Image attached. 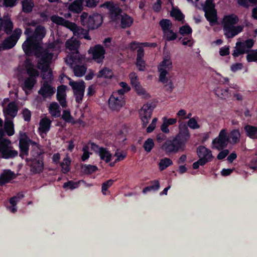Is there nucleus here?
Segmentation results:
<instances>
[{"label":"nucleus","instance_id":"nucleus-1","mask_svg":"<svg viewBox=\"0 0 257 257\" xmlns=\"http://www.w3.org/2000/svg\"><path fill=\"white\" fill-rule=\"evenodd\" d=\"M59 46L57 48L53 44H50L47 49L41 54L36 53V56L38 58V68L42 71V77L44 81L49 83L53 79L52 70L49 67L50 64L55 55L59 52Z\"/></svg>","mask_w":257,"mask_h":257},{"label":"nucleus","instance_id":"nucleus-2","mask_svg":"<svg viewBox=\"0 0 257 257\" xmlns=\"http://www.w3.org/2000/svg\"><path fill=\"white\" fill-rule=\"evenodd\" d=\"M46 33L45 28L42 26H38L35 30L32 36L27 38L24 42L22 47L25 53L28 55L34 54L36 56V53L41 54L43 50L41 45V41L45 36Z\"/></svg>","mask_w":257,"mask_h":257},{"label":"nucleus","instance_id":"nucleus-3","mask_svg":"<svg viewBox=\"0 0 257 257\" xmlns=\"http://www.w3.org/2000/svg\"><path fill=\"white\" fill-rule=\"evenodd\" d=\"M101 7L106 8L109 11L112 21L117 24L121 19V27L122 28L129 27L132 25L133 19L127 15L121 16L120 9L112 3L106 2Z\"/></svg>","mask_w":257,"mask_h":257},{"label":"nucleus","instance_id":"nucleus-4","mask_svg":"<svg viewBox=\"0 0 257 257\" xmlns=\"http://www.w3.org/2000/svg\"><path fill=\"white\" fill-rule=\"evenodd\" d=\"M238 22V17L234 14L224 16L222 23L224 35L227 38H232L242 31V26H235Z\"/></svg>","mask_w":257,"mask_h":257},{"label":"nucleus","instance_id":"nucleus-5","mask_svg":"<svg viewBox=\"0 0 257 257\" xmlns=\"http://www.w3.org/2000/svg\"><path fill=\"white\" fill-rule=\"evenodd\" d=\"M65 45L66 48L73 51V53L72 55H68L65 58L67 64L73 65L82 60L83 56L80 54L77 50L80 46V42L77 39L72 38L66 41Z\"/></svg>","mask_w":257,"mask_h":257},{"label":"nucleus","instance_id":"nucleus-6","mask_svg":"<svg viewBox=\"0 0 257 257\" xmlns=\"http://www.w3.org/2000/svg\"><path fill=\"white\" fill-rule=\"evenodd\" d=\"M80 21L83 26L89 29H94L101 25L103 20L99 14H93L88 17V14L83 12L80 16Z\"/></svg>","mask_w":257,"mask_h":257},{"label":"nucleus","instance_id":"nucleus-7","mask_svg":"<svg viewBox=\"0 0 257 257\" xmlns=\"http://www.w3.org/2000/svg\"><path fill=\"white\" fill-rule=\"evenodd\" d=\"M179 132L174 138L175 141L184 149L190 138V134L188 126L184 122H181L178 125Z\"/></svg>","mask_w":257,"mask_h":257},{"label":"nucleus","instance_id":"nucleus-8","mask_svg":"<svg viewBox=\"0 0 257 257\" xmlns=\"http://www.w3.org/2000/svg\"><path fill=\"white\" fill-rule=\"evenodd\" d=\"M125 101L124 95L114 91L108 100L109 107L112 110L119 111L124 106Z\"/></svg>","mask_w":257,"mask_h":257},{"label":"nucleus","instance_id":"nucleus-9","mask_svg":"<svg viewBox=\"0 0 257 257\" xmlns=\"http://www.w3.org/2000/svg\"><path fill=\"white\" fill-rule=\"evenodd\" d=\"M27 73L29 77L24 82L23 89L27 93V90H31L36 83V77L39 75V72L31 64L27 66Z\"/></svg>","mask_w":257,"mask_h":257},{"label":"nucleus","instance_id":"nucleus-10","mask_svg":"<svg viewBox=\"0 0 257 257\" xmlns=\"http://www.w3.org/2000/svg\"><path fill=\"white\" fill-rule=\"evenodd\" d=\"M228 139L227 130L225 128L221 130L218 137L212 141V148L216 149L218 150L223 149L224 148L226 147L229 143Z\"/></svg>","mask_w":257,"mask_h":257},{"label":"nucleus","instance_id":"nucleus-11","mask_svg":"<svg viewBox=\"0 0 257 257\" xmlns=\"http://www.w3.org/2000/svg\"><path fill=\"white\" fill-rule=\"evenodd\" d=\"M203 8L207 20L211 25L217 22V15L213 0H206Z\"/></svg>","mask_w":257,"mask_h":257},{"label":"nucleus","instance_id":"nucleus-12","mask_svg":"<svg viewBox=\"0 0 257 257\" xmlns=\"http://www.w3.org/2000/svg\"><path fill=\"white\" fill-rule=\"evenodd\" d=\"M69 84L71 86L73 90L76 101L80 103L83 97L85 88L84 82L82 80L74 81L70 79Z\"/></svg>","mask_w":257,"mask_h":257},{"label":"nucleus","instance_id":"nucleus-13","mask_svg":"<svg viewBox=\"0 0 257 257\" xmlns=\"http://www.w3.org/2000/svg\"><path fill=\"white\" fill-rule=\"evenodd\" d=\"M92 59L98 63H101L104 58L105 54L104 48L100 45H96L93 47H91L88 51Z\"/></svg>","mask_w":257,"mask_h":257},{"label":"nucleus","instance_id":"nucleus-14","mask_svg":"<svg viewBox=\"0 0 257 257\" xmlns=\"http://www.w3.org/2000/svg\"><path fill=\"white\" fill-rule=\"evenodd\" d=\"M253 44L254 42L251 39H248L244 42L236 43L232 55L236 57L241 54L248 53Z\"/></svg>","mask_w":257,"mask_h":257},{"label":"nucleus","instance_id":"nucleus-15","mask_svg":"<svg viewBox=\"0 0 257 257\" xmlns=\"http://www.w3.org/2000/svg\"><path fill=\"white\" fill-rule=\"evenodd\" d=\"M154 107L152 103H147L140 110V116L144 125L146 126L149 123Z\"/></svg>","mask_w":257,"mask_h":257},{"label":"nucleus","instance_id":"nucleus-16","mask_svg":"<svg viewBox=\"0 0 257 257\" xmlns=\"http://www.w3.org/2000/svg\"><path fill=\"white\" fill-rule=\"evenodd\" d=\"M89 145H90L91 150L99 155L101 160L106 163H108L111 160L112 154L107 149L99 147L93 143L89 144Z\"/></svg>","mask_w":257,"mask_h":257},{"label":"nucleus","instance_id":"nucleus-17","mask_svg":"<svg viewBox=\"0 0 257 257\" xmlns=\"http://www.w3.org/2000/svg\"><path fill=\"white\" fill-rule=\"evenodd\" d=\"M31 144L36 145V143L28 138L25 133H21L19 145L21 149V156L22 157L28 154L29 146Z\"/></svg>","mask_w":257,"mask_h":257},{"label":"nucleus","instance_id":"nucleus-18","mask_svg":"<svg viewBox=\"0 0 257 257\" xmlns=\"http://www.w3.org/2000/svg\"><path fill=\"white\" fill-rule=\"evenodd\" d=\"M162 148L166 153H176L179 150L183 149L174 138L173 140H167L162 145Z\"/></svg>","mask_w":257,"mask_h":257},{"label":"nucleus","instance_id":"nucleus-19","mask_svg":"<svg viewBox=\"0 0 257 257\" xmlns=\"http://www.w3.org/2000/svg\"><path fill=\"white\" fill-rule=\"evenodd\" d=\"M22 33L20 29H16L13 34L4 41V49H9L13 47L17 43Z\"/></svg>","mask_w":257,"mask_h":257},{"label":"nucleus","instance_id":"nucleus-20","mask_svg":"<svg viewBox=\"0 0 257 257\" xmlns=\"http://www.w3.org/2000/svg\"><path fill=\"white\" fill-rule=\"evenodd\" d=\"M52 121L47 116L42 118L39 122L38 131L40 136L44 138L49 131Z\"/></svg>","mask_w":257,"mask_h":257},{"label":"nucleus","instance_id":"nucleus-21","mask_svg":"<svg viewBox=\"0 0 257 257\" xmlns=\"http://www.w3.org/2000/svg\"><path fill=\"white\" fill-rule=\"evenodd\" d=\"M55 92V88L52 86L48 81H44L38 91L39 94L44 98L50 97L54 94Z\"/></svg>","mask_w":257,"mask_h":257},{"label":"nucleus","instance_id":"nucleus-22","mask_svg":"<svg viewBox=\"0 0 257 257\" xmlns=\"http://www.w3.org/2000/svg\"><path fill=\"white\" fill-rule=\"evenodd\" d=\"M197 153L199 158L206 163L211 162L213 160V156L211 151L204 146H199L197 149Z\"/></svg>","mask_w":257,"mask_h":257},{"label":"nucleus","instance_id":"nucleus-23","mask_svg":"<svg viewBox=\"0 0 257 257\" xmlns=\"http://www.w3.org/2000/svg\"><path fill=\"white\" fill-rule=\"evenodd\" d=\"M51 20L53 22L58 25L64 26L71 31L77 29V26L74 23L66 21L60 17L53 16L51 17Z\"/></svg>","mask_w":257,"mask_h":257},{"label":"nucleus","instance_id":"nucleus-24","mask_svg":"<svg viewBox=\"0 0 257 257\" xmlns=\"http://www.w3.org/2000/svg\"><path fill=\"white\" fill-rule=\"evenodd\" d=\"M11 144L9 140H6V144L1 156L2 158L9 159L17 156L18 152L11 147Z\"/></svg>","mask_w":257,"mask_h":257},{"label":"nucleus","instance_id":"nucleus-25","mask_svg":"<svg viewBox=\"0 0 257 257\" xmlns=\"http://www.w3.org/2000/svg\"><path fill=\"white\" fill-rule=\"evenodd\" d=\"M66 88L67 87L65 85L60 86L57 88V98L63 107H65L67 106L65 99Z\"/></svg>","mask_w":257,"mask_h":257},{"label":"nucleus","instance_id":"nucleus-26","mask_svg":"<svg viewBox=\"0 0 257 257\" xmlns=\"http://www.w3.org/2000/svg\"><path fill=\"white\" fill-rule=\"evenodd\" d=\"M163 123L161 125L160 129L164 133L168 134L170 130L168 128L169 125L175 124L177 120L176 118H168L166 116L162 118Z\"/></svg>","mask_w":257,"mask_h":257},{"label":"nucleus","instance_id":"nucleus-27","mask_svg":"<svg viewBox=\"0 0 257 257\" xmlns=\"http://www.w3.org/2000/svg\"><path fill=\"white\" fill-rule=\"evenodd\" d=\"M17 107L15 102H10L6 107L4 108V113L7 119L9 117H14L17 114Z\"/></svg>","mask_w":257,"mask_h":257},{"label":"nucleus","instance_id":"nucleus-28","mask_svg":"<svg viewBox=\"0 0 257 257\" xmlns=\"http://www.w3.org/2000/svg\"><path fill=\"white\" fill-rule=\"evenodd\" d=\"M47 108L49 113L52 117H58L61 115V108L57 102H51Z\"/></svg>","mask_w":257,"mask_h":257},{"label":"nucleus","instance_id":"nucleus-29","mask_svg":"<svg viewBox=\"0 0 257 257\" xmlns=\"http://www.w3.org/2000/svg\"><path fill=\"white\" fill-rule=\"evenodd\" d=\"M30 166L31 171L34 173H40L44 168L43 162L39 157L32 160Z\"/></svg>","mask_w":257,"mask_h":257},{"label":"nucleus","instance_id":"nucleus-30","mask_svg":"<svg viewBox=\"0 0 257 257\" xmlns=\"http://www.w3.org/2000/svg\"><path fill=\"white\" fill-rule=\"evenodd\" d=\"M172 68V62L169 56L164 57L158 66V70L168 72Z\"/></svg>","mask_w":257,"mask_h":257},{"label":"nucleus","instance_id":"nucleus-31","mask_svg":"<svg viewBox=\"0 0 257 257\" xmlns=\"http://www.w3.org/2000/svg\"><path fill=\"white\" fill-rule=\"evenodd\" d=\"M84 57H83L82 60L77 63H74L73 65H70L71 67L73 68V71L75 76L77 77L82 76L86 71V68L85 66H80L79 64L82 63L84 61Z\"/></svg>","mask_w":257,"mask_h":257},{"label":"nucleus","instance_id":"nucleus-32","mask_svg":"<svg viewBox=\"0 0 257 257\" xmlns=\"http://www.w3.org/2000/svg\"><path fill=\"white\" fill-rule=\"evenodd\" d=\"M240 133L238 130H232L228 135V142L231 145H234L239 142L240 139Z\"/></svg>","mask_w":257,"mask_h":257},{"label":"nucleus","instance_id":"nucleus-33","mask_svg":"<svg viewBox=\"0 0 257 257\" xmlns=\"http://www.w3.org/2000/svg\"><path fill=\"white\" fill-rule=\"evenodd\" d=\"M15 177V174L10 171H4L0 176V185H4L9 182Z\"/></svg>","mask_w":257,"mask_h":257},{"label":"nucleus","instance_id":"nucleus-34","mask_svg":"<svg viewBox=\"0 0 257 257\" xmlns=\"http://www.w3.org/2000/svg\"><path fill=\"white\" fill-rule=\"evenodd\" d=\"M69 10L75 13H80L83 9L82 1L74 0L68 7Z\"/></svg>","mask_w":257,"mask_h":257},{"label":"nucleus","instance_id":"nucleus-35","mask_svg":"<svg viewBox=\"0 0 257 257\" xmlns=\"http://www.w3.org/2000/svg\"><path fill=\"white\" fill-rule=\"evenodd\" d=\"M23 197V195H18L11 198L10 200V203L11 205V206L7 207L8 209L12 213H15L17 211L16 205L18 202L20 201L21 198Z\"/></svg>","mask_w":257,"mask_h":257},{"label":"nucleus","instance_id":"nucleus-36","mask_svg":"<svg viewBox=\"0 0 257 257\" xmlns=\"http://www.w3.org/2000/svg\"><path fill=\"white\" fill-rule=\"evenodd\" d=\"M244 129L247 137L251 139H257V127L246 125Z\"/></svg>","mask_w":257,"mask_h":257},{"label":"nucleus","instance_id":"nucleus-37","mask_svg":"<svg viewBox=\"0 0 257 257\" xmlns=\"http://www.w3.org/2000/svg\"><path fill=\"white\" fill-rule=\"evenodd\" d=\"M199 121V117L195 116L188 119L186 125L188 126V128L189 127L192 130H198L201 127Z\"/></svg>","mask_w":257,"mask_h":257},{"label":"nucleus","instance_id":"nucleus-38","mask_svg":"<svg viewBox=\"0 0 257 257\" xmlns=\"http://www.w3.org/2000/svg\"><path fill=\"white\" fill-rule=\"evenodd\" d=\"M113 76L112 71L106 67L101 69L97 74V77L103 78L106 79H110Z\"/></svg>","mask_w":257,"mask_h":257},{"label":"nucleus","instance_id":"nucleus-39","mask_svg":"<svg viewBox=\"0 0 257 257\" xmlns=\"http://www.w3.org/2000/svg\"><path fill=\"white\" fill-rule=\"evenodd\" d=\"M22 11L26 13H29L32 11L34 7L33 0H23L22 1Z\"/></svg>","mask_w":257,"mask_h":257},{"label":"nucleus","instance_id":"nucleus-40","mask_svg":"<svg viewBox=\"0 0 257 257\" xmlns=\"http://www.w3.org/2000/svg\"><path fill=\"white\" fill-rule=\"evenodd\" d=\"M72 31L75 35H77L79 37H82L87 40L91 39L87 30L79 28L77 26V29L75 30H72Z\"/></svg>","mask_w":257,"mask_h":257},{"label":"nucleus","instance_id":"nucleus-41","mask_svg":"<svg viewBox=\"0 0 257 257\" xmlns=\"http://www.w3.org/2000/svg\"><path fill=\"white\" fill-rule=\"evenodd\" d=\"M5 129L9 136H12L14 134V124L11 120L6 118L5 124Z\"/></svg>","mask_w":257,"mask_h":257},{"label":"nucleus","instance_id":"nucleus-42","mask_svg":"<svg viewBox=\"0 0 257 257\" xmlns=\"http://www.w3.org/2000/svg\"><path fill=\"white\" fill-rule=\"evenodd\" d=\"M135 88L137 94L143 98H148L150 97L149 93L140 84L136 85Z\"/></svg>","mask_w":257,"mask_h":257},{"label":"nucleus","instance_id":"nucleus-43","mask_svg":"<svg viewBox=\"0 0 257 257\" xmlns=\"http://www.w3.org/2000/svg\"><path fill=\"white\" fill-rule=\"evenodd\" d=\"M155 146L154 140L152 139L149 138L144 143L143 148L145 151L150 153Z\"/></svg>","mask_w":257,"mask_h":257},{"label":"nucleus","instance_id":"nucleus-44","mask_svg":"<svg viewBox=\"0 0 257 257\" xmlns=\"http://www.w3.org/2000/svg\"><path fill=\"white\" fill-rule=\"evenodd\" d=\"M62 118L67 122L75 123V121L73 117L71 115L70 111L68 110H64L62 115Z\"/></svg>","mask_w":257,"mask_h":257},{"label":"nucleus","instance_id":"nucleus-45","mask_svg":"<svg viewBox=\"0 0 257 257\" xmlns=\"http://www.w3.org/2000/svg\"><path fill=\"white\" fill-rule=\"evenodd\" d=\"M215 94L221 98H225L229 95L227 89L222 88H217L215 90Z\"/></svg>","mask_w":257,"mask_h":257},{"label":"nucleus","instance_id":"nucleus-46","mask_svg":"<svg viewBox=\"0 0 257 257\" xmlns=\"http://www.w3.org/2000/svg\"><path fill=\"white\" fill-rule=\"evenodd\" d=\"M70 162V159L67 156L63 159V162L61 164V166L62 167V171L64 173H66L69 171Z\"/></svg>","mask_w":257,"mask_h":257},{"label":"nucleus","instance_id":"nucleus-47","mask_svg":"<svg viewBox=\"0 0 257 257\" xmlns=\"http://www.w3.org/2000/svg\"><path fill=\"white\" fill-rule=\"evenodd\" d=\"M97 170L96 166L91 165H84L82 166V170L83 172L86 174H91Z\"/></svg>","mask_w":257,"mask_h":257},{"label":"nucleus","instance_id":"nucleus-48","mask_svg":"<svg viewBox=\"0 0 257 257\" xmlns=\"http://www.w3.org/2000/svg\"><path fill=\"white\" fill-rule=\"evenodd\" d=\"M172 161L169 158H165L160 160L159 164V169L164 170L172 164Z\"/></svg>","mask_w":257,"mask_h":257},{"label":"nucleus","instance_id":"nucleus-49","mask_svg":"<svg viewBox=\"0 0 257 257\" xmlns=\"http://www.w3.org/2000/svg\"><path fill=\"white\" fill-rule=\"evenodd\" d=\"M160 25L163 31V32L171 29L172 28V23L169 20L165 19L162 20L160 22Z\"/></svg>","mask_w":257,"mask_h":257},{"label":"nucleus","instance_id":"nucleus-50","mask_svg":"<svg viewBox=\"0 0 257 257\" xmlns=\"http://www.w3.org/2000/svg\"><path fill=\"white\" fill-rule=\"evenodd\" d=\"M119 86L121 88L116 91V92L123 95L131 90V87L126 82H121L119 83Z\"/></svg>","mask_w":257,"mask_h":257},{"label":"nucleus","instance_id":"nucleus-51","mask_svg":"<svg viewBox=\"0 0 257 257\" xmlns=\"http://www.w3.org/2000/svg\"><path fill=\"white\" fill-rule=\"evenodd\" d=\"M81 182H83V180H81L77 182H74L71 181H68L63 184V187L64 188L74 189L78 187Z\"/></svg>","mask_w":257,"mask_h":257},{"label":"nucleus","instance_id":"nucleus-52","mask_svg":"<svg viewBox=\"0 0 257 257\" xmlns=\"http://www.w3.org/2000/svg\"><path fill=\"white\" fill-rule=\"evenodd\" d=\"M126 155L127 153L125 152L117 150L114 154V156L116 157L115 162L122 161L126 157Z\"/></svg>","mask_w":257,"mask_h":257},{"label":"nucleus","instance_id":"nucleus-53","mask_svg":"<svg viewBox=\"0 0 257 257\" xmlns=\"http://www.w3.org/2000/svg\"><path fill=\"white\" fill-rule=\"evenodd\" d=\"M164 37L168 41H172L176 39L177 35L170 29L164 32Z\"/></svg>","mask_w":257,"mask_h":257},{"label":"nucleus","instance_id":"nucleus-54","mask_svg":"<svg viewBox=\"0 0 257 257\" xmlns=\"http://www.w3.org/2000/svg\"><path fill=\"white\" fill-rule=\"evenodd\" d=\"M171 14L172 17H174L176 19L178 20V21H182L183 18L184 16L182 13L177 9H173Z\"/></svg>","mask_w":257,"mask_h":257},{"label":"nucleus","instance_id":"nucleus-55","mask_svg":"<svg viewBox=\"0 0 257 257\" xmlns=\"http://www.w3.org/2000/svg\"><path fill=\"white\" fill-rule=\"evenodd\" d=\"M129 77L130 79L131 83L132 85L135 87L136 86V85H138L140 84V83L139 82L138 76L137 74L134 73L132 72L129 75Z\"/></svg>","mask_w":257,"mask_h":257},{"label":"nucleus","instance_id":"nucleus-56","mask_svg":"<svg viewBox=\"0 0 257 257\" xmlns=\"http://www.w3.org/2000/svg\"><path fill=\"white\" fill-rule=\"evenodd\" d=\"M113 181L112 180H109L104 182L102 185V192L103 194L106 195V191L107 189L110 187L113 184Z\"/></svg>","mask_w":257,"mask_h":257},{"label":"nucleus","instance_id":"nucleus-57","mask_svg":"<svg viewBox=\"0 0 257 257\" xmlns=\"http://www.w3.org/2000/svg\"><path fill=\"white\" fill-rule=\"evenodd\" d=\"M179 33L181 35H188L192 33L191 28L188 25H185L180 27Z\"/></svg>","mask_w":257,"mask_h":257},{"label":"nucleus","instance_id":"nucleus-58","mask_svg":"<svg viewBox=\"0 0 257 257\" xmlns=\"http://www.w3.org/2000/svg\"><path fill=\"white\" fill-rule=\"evenodd\" d=\"M248 62L255 61L257 60V51H252L250 52L246 56Z\"/></svg>","mask_w":257,"mask_h":257},{"label":"nucleus","instance_id":"nucleus-59","mask_svg":"<svg viewBox=\"0 0 257 257\" xmlns=\"http://www.w3.org/2000/svg\"><path fill=\"white\" fill-rule=\"evenodd\" d=\"M186 112L187 111L183 109H180L177 113L176 115L179 118V123H180L181 122H183L182 120L185 119V117L186 115Z\"/></svg>","mask_w":257,"mask_h":257},{"label":"nucleus","instance_id":"nucleus-60","mask_svg":"<svg viewBox=\"0 0 257 257\" xmlns=\"http://www.w3.org/2000/svg\"><path fill=\"white\" fill-rule=\"evenodd\" d=\"M160 72L159 80L160 81L164 83H167L169 79L166 77L168 72L167 71H159Z\"/></svg>","mask_w":257,"mask_h":257},{"label":"nucleus","instance_id":"nucleus-61","mask_svg":"<svg viewBox=\"0 0 257 257\" xmlns=\"http://www.w3.org/2000/svg\"><path fill=\"white\" fill-rule=\"evenodd\" d=\"M158 121V119L157 118H154L150 123V124L149 125V126L147 128V133H151L152 132L155 128L156 124Z\"/></svg>","mask_w":257,"mask_h":257},{"label":"nucleus","instance_id":"nucleus-62","mask_svg":"<svg viewBox=\"0 0 257 257\" xmlns=\"http://www.w3.org/2000/svg\"><path fill=\"white\" fill-rule=\"evenodd\" d=\"M136 65L139 70H144L145 68V63L143 59H137Z\"/></svg>","mask_w":257,"mask_h":257},{"label":"nucleus","instance_id":"nucleus-63","mask_svg":"<svg viewBox=\"0 0 257 257\" xmlns=\"http://www.w3.org/2000/svg\"><path fill=\"white\" fill-rule=\"evenodd\" d=\"M229 54V48L228 46H225L221 47L219 50V54L221 56H224Z\"/></svg>","mask_w":257,"mask_h":257},{"label":"nucleus","instance_id":"nucleus-64","mask_svg":"<svg viewBox=\"0 0 257 257\" xmlns=\"http://www.w3.org/2000/svg\"><path fill=\"white\" fill-rule=\"evenodd\" d=\"M22 114L23 117L26 121H29L30 120L31 113L29 110L27 109H24L22 111Z\"/></svg>","mask_w":257,"mask_h":257}]
</instances>
